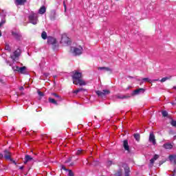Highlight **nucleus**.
Returning a JSON list of instances; mask_svg holds the SVG:
<instances>
[{
  "label": "nucleus",
  "mask_w": 176,
  "mask_h": 176,
  "mask_svg": "<svg viewBox=\"0 0 176 176\" xmlns=\"http://www.w3.org/2000/svg\"><path fill=\"white\" fill-rule=\"evenodd\" d=\"M82 73L79 72H73L72 80L74 85H79L80 86H86V82L82 78Z\"/></svg>",
  "instance_id": "f257e3e1"
},
{
  "label": "nucleus",
  "mask_w": 176,
  "mask_h": 176,
  "mask_svg": "<svg viewBox=\"0 0 176 176\" xmlns=\"http://www.w3.org/2000/svg\"><path fill=\"white\" fill-rule=\"evenodd\" d=\"M118 166L120 168V170L118 171V173H116V176H122V168H124L125 176H130V168L126 164L120 162L118 164Z\"/></svg>",
  "instance_id": "f03ea898"
},
{
  "label": "nucleus",
  "mask_w": 176,
  "mask_h": 176,
  "mask_svg": "<svg viewBox=\"0 0 176 176\" xmlns=\"http://www.w3.org/2000/svg\"><path fill=\"white\" fill-rule=\"evenodd\" d=\"M70 52L73 56H80L83 52V48L80 45L77 47H72Z\"/></svg>",
  "instance_id": "7ed1b4c3"
},
{
  "label": "nucleus",
  "mask_w": 176,
  "mask_h": 176,
  "mask_svg": "<svg viewBox=\"0 0 176 176\" xmlns=\"http://www.w3.org/2000/svg\"><path fill=\"white\" fill-rule=\"evenodd\" d=\"M14 72H19V74H22L23 75H28V72L27 71V67H19V66H12V67Z\"/></svg>",
  "instance_id": "20e7f679"
},
{
  "label": "nucleus",
  "mask_w": 176,
  "mask_h": 176,
  "mask_svg": "<svg viewBox=\"0 0 176 176\" xmlns=\"http://www.w3.org/2000/svg\"><path fill=\"white\" fill-rule=\"evenodd\" d=\"M28 19L31 24H33L34 25L38 24V14L32 12L31 14L29 15Z\"/></svg>",
  "instance_id": "39448f33"
},
{
  "label": "nucleus",
  "mask_w": 176,
  "mask_h": 176,
  "mask_svg": "<svg viewBox=\"0 0 176 176\" xmlns=\"http://www.w3.org/2000/svg\"><path fill=\"white\" fill-rule=\"evenodd\" d=\"M96 93L98 97H100V98H105L107 96L111 94V91L108 89H104L103 91H96Z\"/></svg>",
  "instance_id": "423d86ee"
},
{
  "label": "nucleus",
  "mask_w": 176,
  "mask_h": 176,
  "mask_svg": "<svg viewBox=\"0 0 176 176\" xmlns=\"http://www.w3.org/2000/svg\"><path fill=\"white\" fill-rule=\"evenodd\" d=\"M60 43L63 45V46H68L69 43H71V39H69L67 34H63L60 40Z\"/></svg>",
  "instance_id": "0eeeda50"
},
{
  "label": "nucleus",
  "mask_w": 176,
  "mask_h": 176,
  "mask_svg": "<svg viewBox=\"0 0 176 176\" xmlns=\"http://www.w3.org/2000/svg\"><path fill=\"white\" fill-rule=\"evenodd\" d=\"M10 57L13 61H17L19 60V57H20V50H16Z\"/></svg>",
  "instance_id": "6e6552de"
},
{
  "label": "nucleus",
  "mask_w": 176,
  "mask_h": 176,
  "mask_svg": "<svg viewBox=\"0 0 176 176\" xmlns=\"http://www.w3.org/2000/svg\"><path fill=\"white\" fill-rule=\"evenodd\" d=\"M12 153L9 151L8 150L4 151V157L6 160H10V162H13V160L12 159Z\"/></svg>",
  "instance_id": "1a4fd4ad"
},
{
  "label": "nucleus",
  "mask_w": 176,
  "mask_h": 176,
  "mask_svg": "<svg viewBox=\"0 0 176 176\" xmlns=\"http://www.w3.org/2000/svg\"><path fill=\"white\" fill-rule=\"evenodd\" d=\"M145 93V89L143 88H140L133 91L132 96H138L139 94H144Z\"/></svg>",
  "instance_id": "9d476101"
},
{
  "label": "nucleus",
  "mask_w": 176,
  "mask_h": 176,
  "mask_svg": "<svg viewBox=\"0 0 176 176\" xmlns=\"http://www.w3.org/2000/svg\"><path fill=\"white\" fill-rule=\"evenodd\" d=\"M47 43L50 45H53V46H58L57 41L56 40V38H54L53 37H48L47 38Z\"/></svg>",
  "instance_id": "9b49d317"
},
{
  "label": "nucleus",
  "mask_w": 176,
  "mask_h": 176,
  "mask_svg": "<svg viewBox=\"0 0 176 176\" xmlns=\"http://www.w3.org/2000/svg\"><path fill=\"white\" fill-rule=\"evenodd\" d=\"M149 142H152L153 145H156V138H155V134L153 132L150 133L148 138Z\"/></svg>",
  "instance_id": "f8f14e48"
},
{
  "label": "nucleus",
  "mask_w": 176,
  "mask_h": 176,
  "mask_svg": "<svg viewBox=\"0 0 176 176\" xmlns=\"http://www.w3.org/2000/svg\"><path fill=\"white\" fill-rule=\"evenodd\" d=\"M32 160H34V158L31 155H25L24 164H27L28 162H32Z\"/></svg>",
  "instance_id": "ddd939ff"
},
{
  "label": "nucleus",
  "mask_w": 176,
  "mask_h": 176,
  "mask_svg": "<svg viewBox=\"0 0 176 176\" xmlns=\"http://www.w3.org/2000/svg\"><path fill=\"white\" fill-rule=\"evenodd\" d=\"M12 34L16 39L20 40L21 39V34L19 32H12Z\"/></svg>",
  "instance_id": "4468645a"
},
{
  "label": "nucleus",
  "mask_w": 176,
  "mask_h": 176,
  "mask_svg": "<svg viewBox=\"0 0 176 176\" xmlns=\"http://www.w3.org/2000/svg\"><path fill=\"white\" fill-rule=\"evenodd\" d=\"M123 146L125 151H127V152H130V147L129 146V142L127 140H124Z\"/></svg>",
  "instance_id": "2eb2a0df"
},
{
  "label": "nucleus",
  "mask_w": 176,
  "mask_h": 176,
  "mask_svg": "<svg viewBox=\"0 0 176 176\" xmlns=\"http://www.w3.org/2000/svg\"><path fill=\"white\" fill-rule=\"evenodd\" d=\"M99 71H105L107 72H112V69L106 67H98Z\"/></svg>",
  "instance_id": "dca6fc26"
},
{
  "label": "nucleus",
  "mask_w": 176,
  "mask_h": 176,
  "mask_svg": "<svg viewBox=\"0 0 176 176\" xmlns=\"http://www.w3.org/2000/svg\"><path fill=\"white\" fill-rule=\"evenodd\" d=\"M163 148H164L165 149H173V144H171V143H165L163 145Z\"/></svg>",
  "instance_id": "f3484780"
},
{
  "label": "nucleus",
  "mask_w": 176,
  "mask_h": 176,
  "mask_svg": "<svg viewBox=\"0 0 176 176\" xmlns=\"http://www.w3.org/2000/svg\"><path fill=\"white\" fill-rule=\"evenodd\" d=\"M169 160L173 163V164H176V155H169Z\"/></svg>",
  "instance_id": "a211bd4d"
},
{
  "label": "nucleus",
  "mask_w": 176,
  "mask_h": 176,
  "mask_svg": "<svg viewBox=\"0 0 176 176\" xmlns=\"http://www.w3.org/2000/svg\"><path fill=\"white\" fill-rule=\"evenodd\" d=\"M39 14H44V13H46V7L45 6H43L39 10H38Z\"/></svg>",
  "instance_id": "6ab92c4d"
},
{
  "label": "nucleus",
  "mask_w": 176,
  "mask_h": 176,
  "mask_svg": "<svg viewBox=\"0 0 176 176\" xmlns=\"http://www.w3.org/2000/svg\"><path fill=\"white\" fill-rule=\"evenodd\" d=\"M27 2V0H16L15 1V3L16 6H21V5H24V3Z\"/></svg>",
  "instance_id": "aec40b11"
},
{
  "label": "nucleus",
  "mask_w": 176,
  "mask_h": 176,
  "mask_svg": "<svg viewBox=\"0 0 176 176\" xmlns=\"http://www.w3.org/2000/svg\"><path fill=\"white\" fill-rule=\"evenodd\" d=\"M116 98H120V100H124V98H129V96L124 95H116Z\"/></svg>",
  "instance_id": "412c9836"
},
{
  "label": "nucleus",
  "mask_w": 176,
  "mask_h": 176,
  "mask_svg": "<svg viewBox=\"0 0 176 176\" xmlns=\"http://www.w3.org/2000/svg\"><path fill=\"white\" fill-rule=\"evenodd\" d=\"M80 91H86V89L83 88H78V89L74 91L73 93H74V94H78V93H80Z\"/></svg>",
  "instance_id": "4be33fe9"
},
{
  "label": "nucleus",
  "mask_w": 176,
  "mask_h": 176,
  "mask_svg": "<svg viewBox=\"0 0 176 176\" xmlns=\"http://www.w3.org/2000/svg\"><path fill=\"white\" fill-rule=\"evenodd\" d=\"M48 100H49L50 102H51V104H54V105H58L57 102L54 98H49Z\"/></svg>",
  "instance_id": "5701e85b"
},
{
  "label": "nucleus",
  "mask_w": 176,
  "mask_h": 176,
  "mask_svg": "<svg viewBox=\"0 0 176 176\" xmlns=\"http://www.w3.org/2000/svg\"><path fill=\"white\" fill-rule=\"evenodd\" d=\"M41 38L43 39H47V33H46V32H43L41 34Z\"/></svg>",
  "instance_id": "b1692460"
},
{
  "label": "nucleus",
  "mask_w": 176,
  "mask_h": 176,
  "mask_svg": "<svg viewBox=\"0 0 176 176\" xmlns=\"http://www.w3.org/2000/svg\"><path fill=\"white\" fill-rule=\"evenodd\" d=\"M5 50H7V52H12V48L9 44L6 43Z\"/></svg>",
  "instance_id": "393cba45"
},
{
  "label": "nucleus",
  "mask_w": 176,
  "mask_h": 176,
  "mask_svg": "<svg viewBox=\"0 0 176 176\" xmlns=\"http://www.w3.org/2000/svg\"><path fill=\"white\" fill-rule=\"evenodd\" d=\"M171 78V76H166V77H164L160 80V82H166V80H170V78Z\"/></svg>",
  "instance_id": "a878e982"
},
{
  "label": "nucleus",
  "mask_w": 176,
  "mask_h": 176,
  "mask_svg": "<svg viewBox=\"0 0 176 176\" xmlns=\"http://www.w3.org/2000/svg\"><path fill=\"white\" fill-rule=\"evenodd\" d=\"M133 137H134V138L136 140V141H140V134H138V133H135V134L133 135Z\"/></svg>",
  "instance_id": "bb28decb"
},
{
  "label": "nucleus",
  "mask_w": 176,
  "mask_h": 176,
  "mask_svg": "<svg viewBox=\"0 0 176 176\" xmlns=\"http://www.w3.org/2000/svg\"><path fill=\"white\" fill-rule=\"evenodd\" d=\"M52 96H53L54 97H55L56 98H59V101H61V98L60 97V96H58L57 94H52Z\"/></svg>",
  "instance_id": "cd10ccee"
},
{
  "label": "nucleus",
  "mask_w": 176,
  "mask_h": 176,
  "mask_svg": "<svg viewBox=\"0 0 176 176\" xmlns=\"http://www.w3.org/2000/svg\"><path fill=\"white\" fill-rule=\"evenodd\" d=\"M162 116L164 118H166V117H167L168 116V113H167V111H162Z\"/></svg>",
  "instance_id": "c85d7f7f"
},
{
  "label": "nucleus",
  "mask_w": 176,
  "mask_h": 176,
  "mask_svg": "<svg viewBox=\"0 0 176 176\" xmlns=\"http://www.w3.org/2000/svg\"><path fill=\"white\" fill-rule=\"evenodd\" d=\"M68 176H74V172L71 170H69Z\"/></svg>",
  "instance_id": "c756f323"
},
{
  "label": "nucleus",
  "mask_w": 176,
  "mask_h": 176,
  "mask_svg": "<svg viewBox=\"0 0 176 176\" xmlns=\"http://www.w3.org/2000/svg\"><path fill=\"white\" fill-rule=\"evenodd\" d=\"M144 82H151V80L148 78H144L142 79Z\"/></svg>",
  "instance_id": "7c9ffc66"
},
{
  "label": "nucleus",
  "mask_w": 176,
  "mask_h": 176,
  "mask_svg": "<svg viewBox=\"0 0 176 176\" xmlns=\"http://www.w3.org/2000/svg\"><path fill=\"white\" fill-rule=\"evenodd\" d=\"M171 124L172 126H173L174 127H176V121L175 120H173L171 122Z\"/></svg>",
  "instance_id": "2f4dec72"
},
{
  "label": "nucleus",
  "mask_w": 176,
  "mask_h": 176,
  "mask_svg": "<svg viewBox=\"0 0 176 176\" xmlns=\"http://www.w3.org/2000/svg\"><path fill=\"white\" fill-rule=\"evenodd\" d=\"M3 24H5V19L1 20V22L0 23V27H2V25H3Z\"/></svg>",
  "instance_id": "473e14b6"
},
{
  "label": "nucleus",
  "mask_w": 176,
  "mask_h": 176,
  "mask_svg": "<svg viewBox=\"0 0 176 176\" xmlns=\"http://www.w3.org/2000/svg\"><path fill=\"white\" fill-rule=\"evenodd\" d=\"M38 96H40V97H43V92H41V91H38Z\"/></svg>",
  "instance_id": "72a5a7b5"
},
{
  "label": "nucleus",
  "mask_w": 176,
  "mask_h": 176,
  "mask_svg": "<svg viewBox=\"0 0 176 176\" xmlns=\"http://www.w3.org/2000/svg\"><path fill=\"white\" fill-rule=\"evenodd\" d=\"M153 159L156 161V160H157V159H159V156L157 155H155L154 157H153Z\"/></svg>",
  "instance_id": "f704fd0d"
},
{
  "label": "nucleus",
  "mask_w": 176,
  "mask_h": 176,
  "mask_svg": "<svg viewBox=\"0 0 176 176\" xmlns=\"http://www.w3.org/2000/svg\"><path fill=\"white\" fill-rule=\"evenodd\" d=\"M155 160L153 158H152L151 160H150V163H151V165H153V163H155Z\"/></svg>",
  "instance_id": "c9c22d12"
},
{
  "label": "nucleus",
  "mask_w": 176,
  "mask_h": 176,
  "mask_svg": "<svg viewBox=\"0 0 176 176\" xmlns=\"http://www.w3.org/2000/svg\"><path fill=\"white\" fill-rule=\"evenodd\" d=\"M80 153H82V150L81 149L78 150L77 153H76V155H80Z\"/></svg>",
  "instance_id": "e433bc0d"
},
{
  "label": "nucleus",
  "mask_w": 176,
  "mask_h": 176,
  "mask_svg": "<svg viewBox=\"0 0 176 176\" xmlns=\"http://www.w3.org/2000/svg\"><path fill=\"white\" fill-rule=\"evenodd\" d=\"M62 170H64L65 171H68V169L65 168V166H62Z\"/></svg>",
  "instance_id": "4c0bfd02"
},
{
  "label": "nucleus",
  "mask_w": 176,
  "mask_h": 176,
  "mask_svg": "<svg viewBox=\"0 0 176 176\" xmlns=\"http://www.w3.org/2000/svg\"><path fill=\"white\" fill-rule=\"evenodd\" d=\"M50 74L49 73H45L44 76H45V78H47Z\"/></svg>",
  "instance_id": "58836bf2"
},
{
  "label": "nucleus",
  "mask_w": 176,
  "mask_h": 176,
  "mask_svg": "<svg viewBox=\"0 0 176 176\" xmlns=\"http://www.w3.org/2000/svg\"><path fill=\"white\" fill-rule=\"evenodd\" d=\"M107 164H108V166H111V164H112V161H109L107 162Z\"/></svg>",
  "instance_id": "ea45409f"
},
{
  "label": "nucleus",
  "mask_w": 176,
  "mask_h": 176,
  "mask_svg": "<svg viewBox=\"0 0 176 176\" xmlns=\"http://www.w3.org/2000/svg\"><path fill=\"white\" fill-rule=\"evenodd\" d=\"M6 63L8 64L10 67H12V64H10L8 60H6Z\"/></svg>",
  "instance_id": "a19ab883"
},
{
  "label": "nucleus",
  "mask_w": 176,
  "mask_h": 176,
  "mask_svg": "<svg viewBox=\"0 0 176 176\" xmlns=\"http://www.w3.org/2000/svg\"><path fill=\"white\" fill-rule=\"evenodd\" d=\"M3 155L2 153H0V159H3Z\"/></svg>",
  "instance_id": "79ce46f5"
},
{
  "label": "nucleus",
  "mask_w": 176,
  "mask_h": 176,
  "mask_svg": "<svg viewBox=\"0 0 176 176\" xmlns=\"http://www.w3.org/2000/svg\"><path fill=\"white\" fill-rule=\"evenodd\" d=\"M64 8H65V10H67V6L65 5V3H64Z\"/></svg>",
  "instance_id": "37998d69"
},
{
  "label": "nucleus",
  "mask_w": 176,
  "mask_h": 176,
  "mask_svg": "<svg viewBox=\"0 0 176 176\" xmlns=\"http://www.w3.org/2000/svg\"><path fill=\"white\" fill-rule=\"evenodd\" d=\"M19 90H24V87H21L19 88Z\"/></svg>",
  "instance_id": "c03bdc74"
},
{
  "label": "nucleus",
  "mask_w": 176,
  "mask_h": 176,
  "mask_svg": "<svg viewBox=\"0 0 176 176\" xmlns=\"http://www.w3.org/2000/svg\"><path fill=\"white\" fill-rule=\"evenodd\" d=\"M23 168H24V166H20L19 167V170H23Z\"/></svg>",
  "instance_id": "a18cd8bd"
},
{
  "label": "nucleus",
  "mask_w": 176,
  "mask_h": 176,
  "mask_svg": "<svg viewBox=\"0 0 176 176\" xmlns=\"http://www.w3.org/2000/svg\"><path fill=\"white\" fill-rule=\"evenodd\" d=\"M12 163H14V164H17V163H16V161L12 160Z\"/></svg>",
  "instance_id": "49530a36"
},
{
  "label": "nucleus",
  "mask_w": 176,
  "mask_h": 176,
  "mask_svg": "<svg viewBox=\"0 0 176 176\" xmlns=\"http://www.w3.org/2000/svg\"><path fill=\"white\" fill-rule=\"evenodd\" d=\"M173 173H175H175H176V169H174Z\"/></svg>",
  "instance_id": "de8ad7c7"
},
{
  "label": "nucleus",
  "mask_w": 176,
  "mask_h": 176,
  "mask_svg": "<svg viewBox=\"0 0 176 176\" xmlns=\"http://www.w3.org/2000/svg\"><path fill=\"white\" fill-rule=\"evenodd\" d=\"M0 36H2V33L1 32V31H0Z\"/></svg>",
  "instance_id": "09e8293b"
},
{
  "label": "nucleus",
  "mask_w": 176,
  "mask_h": 176,
  "mask_svg": "<svg viewBox=\"0 0 176 176\" xmlns=\"http://www.w3.org/2000/svg\"><path fill=\"white\" fill-rule=\"evenodd\" d=\"M173 89H175L176 90V87H173Z\"/></svg>",
  "instance_id": "8fccbe9b"
},
{
  "label": "nucleus",
  "mask_w": 176,
  "mask_h": 176,
  "mask_svg": "<svg viewBox=\"0 0 176 176\" xmlns=\"http://www.w3.org/2000/svg\"><path fill=\"white\" fill-rule=\"evenodd\" d=\"M65 163H68V161H65Z\"/></svg>",
  "instance_id": "3c124183"
},
{
  "label": "nucleus",
  "mask_w": 176,
  "mask_h": 176,
  "mask_svg": "<svg viewBox=\"0 0 176 176\" xmlns=\"http://www.w3.org/2000/svg\"><path fill=\"white\" fill-rule=\"evenodd\" d=\"M142 83H143V82H140V85H141V84H142Z\"/></svg>",
  "instance_id": "603ef678"
},
{
  "label": "nucleus",
  "mask_w": 176,
  "mask_h": 176,
  "mask_svg": "<svg viewBox=\"0 0 176 176\" xmlns=\"http://www.w3.org/2000/svg\"><path fill=\"white\" fill-rule=\"evenodd\" d=\"M175 138L176 139V135L175 136Z\"/></svg>",
  "instance_id": "864d4df0"
},
{
  "label": "nucleus",
  "mask_w": 176,
  "mask_h": 176,
  "mask_svg": "<svg viewBox=\"0 0 176 176\" xmlns=\"http://www.w3.org/2000/svg\"><path fill=\"white\" fill-rule=\"evenodd\" d=\"M175 175V174L173 175V176Z\"/></svg>",
  "instance_id": "5fc2aeb1"
}]
</instances>
